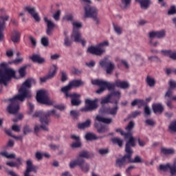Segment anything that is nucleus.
Returning a JSON list of instances; mask_svg holds the SVG:
<instances>
[{
	"instance_id": "nucleus-49",
	"label": "nucleus",
	"mask_w": 176,
	"mask_h": 176,
	"mask_svg": "<svg viewBox=\"0 0 176 176\" xmlns=\"http://www.w3.org/2000/svg\"><path fill=\"white\" fill-rule=\"evenodd\" d=\"M61 14V11L60 10H57L56 13L53 15V18L56 21H58L60 20V16Z\"/></svg>"
},
{
	"instance_id": "nucleus-14",
	"label": "nucleus",
	"mask_w": 176,
	"mask_h": 176,
	"mask_svg": "<svg viewBox=\"0 0 176 176\" xmlns=\"http://www.w3.org/2000/svg\"><path fill=\"white\" fill-rule=\"evenodd\" d=\"M85 85V82L81 80H72L67 86L61 89V91L64 94L69 93V90H72L74 87H80Z\"/></svg>"
},
{
	"instance_id": "nucleus-61",
	"label": "nucleus",
	"mask_w": 176,
	"mask_h": 176,
	"mask_svg": "<svg viewBox=\"0 0 176 176\" xmlns=\"http://www.w3.org/2000/svg\"><path fill=\"white\" fill-rule=\"evenodd\" d=\"M43 154L41 153V152H36V158L39 161L43 160Z\"/></svg>"
},
{
	"instance_id": "nucleus-17",
	"label": "nucleus",
	"mask_w": 176,
	"mask_h": 176,
	"mask_svg": "<svg viewBox=\"0 0 176 176\" xmlns=\"http://www.w3.org/2000/svg\"><path fill=\"white\" fill-rule=\"evenodd\" d=\"M58 71V67L56 65H53L51 66L49 74L47 76H45L44 77L40 78V80L41 82H45L47 80L52 78V77L55 76L56 74V72Z\"/></svg>"
},
{
	"instance_id": "nucleus-43",
	"label": "nucleus",
	"mask_w": 176,
	"mask_h": 176,
	"mask_svg": "<svg viewBox=\"0 0 176 176\" xmlns=\"http://www.w3.org/2000/svg\"><path fill=\"white\" fill-rule=\"evenodd\" d=\"M113 26L114 32H116L118 35H121L123 32V28L116 24H113Z\"/></svg>"
},
{
	"instance_id": "nucleus-15",
	"label": "nucleus",
	"mask_w": 176,
	"mask_h": 176,
	"mask_svg": "<svg viewBox=\"0 0 176 176\" xmlns=\"http://www.w3.org/2000/svg\"><path fill=\"white\" fill-rule=\"evenodd\" d=\"M159 170L163 172H167L168 170H170L171 176L176 175V160L174 162V164L171 165L170 163L166 164H160Z\"/></svg>"
},
{
	"instance_id": "nucleus-40",
	"label": "nucleus",
	"mask_w": 176,
	"mask_h": 176,
	"mask_svg": "<svg viewBox=\"0 0 176 176\" xmlns=\"http://www.w3.org/2000/svg\"><path fill=\"white\" fill-rule=\"evenodd\" d=\"M90 157V155L89 153L86 151H82L80 152L78 157H77L76 160L80 159V160H84V158H89Z\"/></svg>"
},
{
	"instance_id": "nucleus-20",
	"label": "nucleus",
	"mask_w": 176,
	"mask_h": 176,
	"mask_svg": "<svg viewBox=\"0 0 176 176\" xmlns=\"http://www.w3.org/2000/svg\"><path fill=\"white\" fill-rule=\"evenodd\" d=\"M66 97H69L72 98L71 104L73 106H78L82 102L80 100L79 98L80 97V94H71L69 93L65 94Z\"/></svg>"
},
{
	"instance_id": "nucleus-64",
	"label": "nucleus",
	"mask_w": 176,
	"mask_h": 176,
	"mask_svg": "<svg viewBox=\"0 0 176 176\" xmlns=\"http://www.w3.org/2000/svg\"><path fill=\"white\" fill-rule=\"evenodd\" d=\"M12 130L15 132H19L20 131V127L19 125L17 124H14L12 125Z\"/></svg>"
},
{
	"instance_id": "nucleus-6",
	"label": "nucleus",
	"mask_w": 176,
	"mask_h": 176,
	"mask_svg": "<svg viewBox=\"0 0 176 176\" xmlns=\"http://www.w3.org/2000/svg\"><path fill=\"white\" fill-rule=\"evenodd\" d=\"M135 145L134 138H131L126 144L125 152L126 154L130 155L129 162L135 164L142 163V159L140 156H136L134 160H131V155L133 153V150L131 149V146L134 147Z\"/></svg>"
},
{
	"instance_id": "nucleus-63",
	"label": "nucleus",
	"mask_w": 176,
	"mask_h": 176,
	"mask_svg": "<svg viewBox=\"0 0 176 176\" xmlns=\"http://www.w3.org/2000/svg\"><path fill=\"white\" fill-rule=\"evenodd\" d=\"M149 38H157V32H154V31L150 32Z\"/></svg>"
},
{
	"instance_id": "nucleus-56",
	"label": "nucleus",
	"mask_w": 176,
	"mask_h": 176,
	"mask_svg": "<svg viewBox=\"0 0 176 176\" xmlns=\"http://www.w3.org/2000/svg\"><path fill=\"white\" fill-rule=\"evenodd\" d=\"M27 69V67H23L21 69H19V72L20 74V76L21 77L25 76V69Z\"/></svg>"
},
{
	"instance_id": "nucleus-31",
	"label": "nucleus",
	"mask_w": 176,
	"mask_h": 176,
	"mask_svg": "<svg viewBox=\"0 0 176 176\" xmlns=\"http://www.w3.org/2000/svg\"><path fill=\"white\" fill-rule=\"evenodd\" d=\"M162 53L171 59L176 60V52H172L171 50H162Z\"/></svg>"
},
{
	"instance_id": "nucleus-33",
	"label": "nucleus",
	"mask_w": 176,
	"mask_h": 176,
	"mask_svg": "<svg viewBox=\"0 0 176 176\" xmlns=\"http://www.w3.org/2000/svg\"><path fill=\"white\" fill-rule=\"evenodd\" d=\"M162 154L168 155H174L175 153V150L174 148H166V147H162L161 148Z\"/></svg>"
},
{
	"instance_id": "nucleus-24",
	"label": "nucleus",
	"mask_w": 176,
	"mask_h": 176,
	"mask_svg": "<svg viewBox=\"0 0 176 176\" xmlns=\"http://www.w3.org/2000/svg\"><path fill=\"white\" fill-rule=\"evenodd\" d=\"M168 84H169V87H170V88H169L168 89L167 92L166 93L165 98H170L173 95L172 89L176 88V82L175 81L170 80V81H169Z\"/></svg>"
},
{
	"instance_id": "nucleus-5",
	"label": "nucleus",
	"mask_w": 176,
	"mask_h": 176,
	"mask_svg": "<svg viewBox=\"0 0 176 176\" xmlns=\"http://www.w3.org/2000/svg\"><path fill=\"white\" fill-rule=\"evenodd\" d=\"M108 46H109V43L108 41H104L102 43H100L96 46H91L88 47L87 52L100 56L105 52V47Z\"/></svg>"
},
{
	"instance_id": "nucleus-30",
	"label": "nucleus",
	"mask_w": 176,
	"mask_h": 176,
	"mask_svg": "<svg viewBox=\"0 0 176 176\" xmlns=\"http://www.w3.org/2000/svg\"><path fill=\"white\" fill-rule=\"evenodd\" d=\"M96 120L99 122L104 123L107 124H109L113 122V120L111 118H105L100 116H97Z\"/></svg>"
},
{
	"instance_id": "nucleus-46",
	"label": "nucleus",
	"mask_w": 176,
	"mask_h": 176,
	"mask_svg": "<svg viewBox=\"0 0 176 176\" xmlns=\"http://www.w3.org/2000/svg\"><path fill=\"white\" fill-rule=\"evenodd\" d=\"M131 0H122L121 7L123 9H127L131 4Z\"/></svg>"
},
{
	"instance_id": "nucleus-21",
	"label": "nucleus",
	"mask_w": 176,
	"mask_h": 176,
	"mask_svg": "<svg viewBox=\"0 0 176 176\" xmlns=\"http://www.w3.org/2000/svg\"><path fill=\"white\" fill-rule=\"evenodd\" d=\"M44 22L47 24V35H52V32L53 29L56 28V24L54 22L52 21L51 20L48 19L47 16H44L43 18Z\"/></svg>"
},
{
	"instance_id": "nucleus-41",
	"label": "nucleus",
	"mask_w": 176,
	"mask_h": 176,
	"mask_svg": "<svg viewBox=\"0 0 176 176\" xmlns=\"http://www.w3.org/2000/svg\"><path fill=\"white\" fill-rule=\"evenodd\" d=\"M111 142L113 144H118L120 147L123 146L124 140L118 138H113L111 139Z\"/></svg>"
},
{
	"instance_id": "nucleus-4",
	"label": "nucleus",
	"mask_w": 176,
	"mask_h": 176,
	"mask_svg": "<svg viewBox=\"0 0 176 176\" xmlns=\"http://www.w3.org/2000/svg\"><path fill=\"white\" fill-rule=\"evenodd\" d=\"M50 116H54L55 118H58L60 114L58 113L56 109L49 110L47 112L43 111H36L33 115L34 118H40V122L41 124L49 125L50 120L48 118Z\"/></svg>"
},
{
	"instance_id": "nucleus-18",
	"label": "nucleus",
	"mask_w": 176,
	"mask_h": 176,
	"mask_svg": "<svg viewBox=\"0 0 176 176\" xmlns=\"http://www.w3.org/2000/svg\"><path fill=\"white\" fill-rule=\"evenodd\" d=\"M118 109H119V107L118 104H116V106H114L113 107L100 109L99 111V113L100 114L107 113V114L112 115V116H115V115H117Z\"/></svg>"
},
{
	"instance_id": "nucleus-39",
	"label": "nucleus",
	"mask_w": 176,
	"mask_h": 176,
	"mask_svg": "<svg viewBox=\"0 0 176 176\" xmlns=\"http://www.w3.org/2000/svg\"><path fill=\"white\" fill-rule=\"evenodd\" d=\"M146 83L150 87H153L155 85V78L148 76L146 78Z\"/></svg>"
},
{
	"instance_id": "nucleus-52",
	"label": "nucleus",
	"mask_w": 176,
	"mask_h": 176,
	"mask_svg": "<svg viewBox=\"0 0 176 176\" xmlns=\"http://www.w3.org/2000/svg\"><path fill=\"white\" fill-rule=\"evenodd\" d=\"M23 160L21 157L16 158L15 163V167L16 168H19V167L23 165Z\"/></svg>"
},
{
	"instance_id": "nucleus-35",
	"label": "nucleus",
	"mask_w": 176,
	"mask_h": 176,
	"mask_svg": "<svg viewBox=\"0 0 176 176\" xmlns=\"http://www.w3.org/2000/svg\"><path fill=\"white\" fill-rule=\"evenodd\" d=\"M0 155L4 157L8 158V159L16 158L15 153H9L8 151H1V152H0Z\"/></svg>"
},
{
	"instance_id": "nucleus-38",
	"label": "nucleus",
	"mask_w": 176,
	"mask_h": 176,
	"mask_svg": "<svg viewBox=\"0 0 176 176\" xmlns=\"http://www.w3.org/2000/svg\"><path fill=\"white\" fill-rule=\"evenodd\" d=\"M85 138L87 141H92V140H98L99 139V138L96 137V135L93 134V133H87L85 135Z\"/></svg>"
},
{
	"instance_id": "nucleus-22",
	"label": "nucleus",
	"mask_w": 176,
	"mask_h": 176,
	"mask_svg": "<svg viewBox=\"0 0 176 176\" xmlns=\"http://www.w3.org/2000/svg\"><path fill=\"white\" fill-rule=\"evenodd\" d=\"M129 159H130V155L126 153L121 159H118L116 160V166L120 167V168H121V167L124 166L126 164L130 163Z\"/></svg>"
},
{
	"instance_id": "nucleus-36",
	"label": "nucleus",
	"mask_w": 176,
	"mask_h": 176,
	"mask_svg": "<svg viewBox=\"0 0 176 176\" xmlns=\"http://www.w3.org/2000/svg\"><path fill=\"white\" fill-rule=\"evenodd\" d=\"M47 126L48 125L45 124H42V125L36 124L34 126V131L35 133H38L39 131H41V129L44 131H47L48 130Z\"/></svg>"
},
{
	"instance_id": "nucleus-2",
	"label": "nucleus",
	"mask_w": 176,
	"mask_h": 176,
	"mask_svg": "<svg viewBox=\"0 0 176 176\" xmlns=\"http://www.w3.org/2000/svg\"><path fill=\"white\" fill-rule=\"evenodd\" d=\"M92 85H98L100 88L96 91V94H100L107 89L108 90H113L116 87L120 89H126L130 87L128 81L116 80V82H108L102 80H94L91 81Z\"/></svg>"
},
{
	"instance_id": "nucleus-57",
	"label": "nucleus",
	"mask_w": 176,
	"mask_h": 176,
	"mask_svg": "<svg viewBox=\"0 0 176 176\" xmlns=\"http://www.w3.org/2000/svg\"><path fill=\"white\" fill-rule=\"evenodd\" d=\"M29 39H30V41L32 44V45H33L34 47H35L36 46V39L32 36H29Z\"/></svg>"
},
{
	"instance_id": "nucleus-8",
	"label": "nucleus",
	"mask_w": 176,
	"mask_h": 176,
	"mask_svg": "<svg viewBox=\"0 0 176 176\" xmlns=\"http://www.w3.org/2000/svg\"><path fill=\"white\" fill-rule=\"evenodd\" d=\"M69 166L71 168H75L76 166H78L83 173H88L90 169L89 164L82 159L70 161Z\"/></svg>"
},
{
	"instance_id": "nucleus-34",
	"label": "nucleus",
	"mask_w": 176,
	"mask_h": 176,
	"mask_svg": "<svg viewBox=\"0 0 176 176\" xmlns=\"http://www.w3.org/2000/svg\"><path fill=\"white\" fill-rule=\"evenodd\" d=\"M94 126L98 129V132L99 133H104L109 130L107 126L102 125L100 127H99V125L97 122L95 123Z\"/></svg>"
},
{
	"instance_id": "nucleus-12",
	"label": "nucleus",
	"mask_w": 176,
	"mask_h": 176,
	"mask_svg": "<svg viewBox=\"0 0 176 176\" xmlns=\"http://www.w3.org/2000/svg\"><path fill=\"white\" fill-rule=\"evenodd\" d=\"M100 67H106V72L107 74H111L116 68V65L112 63L108 57H105L104 59L101 60L99 63Z\"/></svg>"
},
{
	"instance_id": "nucleus-16",
	"label": "nucleus",
	"mask_w": 176,
	"mask_h": 176,
	"mask_svg": "<svg viewBox=\"0 0 176 176\" xmlns=\"http://www.w3.org/2000/svg\"><path fill=\"white\" fill-rule=\"evenodd\" d=\"M71 39L76 43H81L82 46L86 45L87 41L85 38H82V34L80 31H72Z\"/></svg>"
},
{
	"instance_id": "nucleus-53",
	"label": "nucleus",
	"mask_w": 176,
	"mask_h": 176,
	"mask_svg": "<svg viewBox=\"0 0 176 176\" xmlns=\"http://www.w3.org/2000/svg\"><path fill=\"white\" fill-rule=\"evenodd\" d=\"M166 36L165 30L157 31V38H164Z\"/></svg>"
},
{
	"instance_id": "nucleus-54",
	"label": "nucleus",
	"mask_w": 176,
	"mask_h": 176,
	"mask_svg": "<svg viewBox=\"0 0 176 176\" xmlns=\"http://www.w3.org/2000/svg\"><path fill=\"white\" fill-rule=\"evenodd\" d=\"M109 153V149L108 148H100L98 149V153L104 155H107Z\"/></svg>"
},
{
	"instance_id": "nucleus-48",
	"label": "nucleus",
	"mask_w": 176,
	"mask_h": 176,
	"mask_svg": "<svg viewBox=\"0 0 176 176\" xmlns=\"http://www.w3.org/2000/svg\"><path fill=\"white\" fill-rule=\"evenodd\" d=\"M74 20L73 14H68L63 16V21H72Z\"/></svg>"
},
{
	"instance_id": "nucleus-23",
	"label": "nucleus",
	"mask_w": 176,
	"mask_h": 176,
	"mask_svg": "<svg viewBox=\"0 0 176 176\" xmlns=\"http://www.w3.org/2000/svg\"><path fill=\"white\" fill-rule=\"evenodd\" d=\"M9 19V16H0V19L3 21H0V33L2 36L1 37V40H3L4 38L3 31L5 28L6 21H7Z\"/></svg>"
},
{
	"instance_id": "nucleus-45",
	"label": "nucleus",
	"mask_w": 176,
	"mask_h": 176,
	"mask_svg": "<svg viewBox=\"0 0 176 176\" xmlns=\"http://www.w3.org/2000/svg\"><path fill=\"white\" fill-rule=\"evenodd\" d=\"M168 130L171 133L176 132V120L173 121L168 126Z\"/></svg>"
},
{
	"instance_id": "nucleus-19",
	"label": "nucleus",
	"mask_w": 176,
	"mask_h": 176,
	"mask_svg": "<svg viewBox=\"0 0 176 176\" xmlns=\"http://www.w3.org/2000/svg\"><path fill=\"white\" fill-rule=\"evenodd\" d=\"M25 10L28 12L32 17H33L36 22L41 21V17L38 16V14L36 12V9L33 6H27L25 7Z\"/></svg>"
},
{
	"instance_id": "nucleus-51",
	"label": "nucleus",
	"mask_w": 176,
	"mask_h": 176,
	"mask_svg": "<svg viewBox=\"0 0 176 176\" xmlns=\"http://www.w3.org/2000/svg\"><path fill=\"white\" fill-rule=\"evenodd\" d=\"M41 44L44 47H47L49 45V38L48 37H43L41 38Z\"/></svg>"
},
{
	"instance_id": "nucleus-27",
	"label": "nucleus",
	"mask_w": 176,
	"mask_h": 176,
	"mask_svg": "<svg viewBox=\"0 0 176 176\" xmlns=\"http://www.w3.org/2000/svg\"><path fill=\"white\" fill-rule=\"evenodd\" d=\"M140 5V8L146 10L151 4V0H135Z\"/></svg>"
},
{
	"instance_id": "nucleus-9",
	"label": "nucleus",
	"mask_w": 176,
	"mask_h": 176,
	"mask_svg": "<svg viewBox=\"0 0 176 176\" xmlns=\"http://www.w3.org/2000/svg\"><path fill=\"white\" fill-rule=\"evenodd\" d=\"M121 93L119 91H113L107 96L102 99L100 103L104 104L107 103H112L118 104L120 99Z\"/></svg>"
},
{
	"instance_id": "nucleus-26",
	"label": "nucleus",
	"mask_w": 176,
	"mask_h": 176,
	"mask_svg": "<svg viewBox=\"0 0 176 176\" xmlns=\"http://www.w3.org/2000/svg\"><path fill=\"white\" fill-rule=\"evenodd\" d=\"M21 32L18 30H13L11 36V40L14 43H18L20 41Z\"/></svg>"
},
{
	"instance_id": "nucleus-29",
	"label": "nucleus",
	"mask_w": 176,
	"mask_h": 176,
	"mask_svg": "<svg viewBox=\"0 0 176 176\" xmlns=\"http://www.w3.org/2000/svg\"><path fill=\"white\" fill-rule=\"evenodd\" d=\"M152 108L155 114L162 113V111L164 110V108L160 103L153 104Z\"/></svg>"
},
{
	"instance_id": "nucleus-59",
	"label": "nucleus",
	"mask_w": 176,
	"mask_h": 176,
	"mask_svg": "<svg viewBox=\"0 0 176 176\" xmlns=\"http://www.w3.org/2000/svg\"><path fill=\"white\" fill-rule=\"evenodd\" d=\"M151 114V109H149L147 106L144 108V115L145 116H148V115Z\"/></svg>"
},
{
	"instance_id": "nucleus-7",
	"label": "nucleus",
	"mask_w": 176,
	"mask_h": 176,
	"mask_svg": "<svg viewBox=\"0 0 176 176\" xmlns=\"http://www.w3.org/2000/svg\"><path fill=\"white\" fill-rule=\"evenodd\" d=\"M37 169L38 168L33 164L32 161L29 160L26 161V170L23 173V176H35V175H30V173L34 172L36 173ZM7 173L10 176H19L18 173H16L12 170H8Z\"/></svg>"
},
{
	"instance_id": "nucleus-62",
	"label": "nucleus",
	"mask_w": 176,
	"mask_h": 176,
	"mask_svg": "<svg viewBox=\"0 0 176 176\" xmlns=\"http://www.w3.org/2000/svg\"><path fill=\"white\" fill-rule=\"evenodd\" d=\"M133 126H134V123L133 122V121H131V122H129V124H128V125L126 126V130L129 131H131V129L133 128Z\"/></svg>"
},
{
	"instance_id": "nucleus-50",
	"label": "nucleus",
	"mask_w": 176,
	"mask_h": 176,
	"mask_svg": "<svg viewBox=\"0 0 176 176\" xmlns=\"http://www.w3.org/2000/svg\"><path fill=\"white\" fill-rule=\"evenodd\" d=\"M176 14V6H172L168 10V14L169 15H173Z\"/></svg>"
},
{
	"instance_id": "nucleus-42",
	"label": "nucleus",
	"mask_w": 176,
	"mask_h": 176,
	"mask_svg": "<svg viewBox=\"0 0 176 176\" xmlns=\"http://www.w3.org/2000/svg\"><path fill=\"white\" fill-rule=\"evenodd\" d=\"M144 104H145V102L143 100H134L131 103V105L133 107L135 105H138L139 107L144 106Z\"/></svg>"
},
{
	"instance_id": "nucleus-60",
	"label": "nucleus",
	"mask_w": 176,
	"mask_h": 176,
	"mask_svg": "<svg viewBox=\"0 0 176 176\" xmlns=\"http://www.w3.org/2000/svg\"><path fill=\"white\" fill-rule=\"evenodd\" d=\"M70 115H71V116H72L73 118H77V117L78 116V115H79V113H78V111H77L72 110V111H70Z\"/></svg>"
},
{
	"instance_id": "nucleus-28",
	"label": "nucleus",
	"mask_w": 176,
	"mask_h": 176,
	"mask_svg": "<svg viewBox=\"0 0 176 176\" xmlns=\"http://www.w3.org/2000/svg\"><path fill=\"white\" fill-rule=\"evenodd\" d=\"M30 59L34 63H38V64H43V63L45 62V58L38 54H34L30 56Z\"/></svg>"
},
{
	"instance_id": "nucleus-44",
	"label": "nucleus",
	"mask_w": 176,
	"mask_h": 176,
	"mask_svg": "<svg viewBox=\"0 0 176 176\" xmlns=\"http://www.w3.org/2000/svg\"><path fill=\"white\" fill-rule=\"evenodd\" d=\"M116 132L120 133V134H121L122 135H123L125 139L129 138V140H130L131 138H133V137H132L130 133H124L123 131H122L120 129H116Z\"/></svg>"
},
{
	"instance_id": "nucleus-58",
	"label": "nucleus",
	"mask_w": 176,
	"mask_h": 176,
	"mask_svg": "<svg viewBox=\"0 0 176 176\" xmlns=\"http://www.w3.org/2000/svg\"><path fill=\"white\" fill-rule=\"evenodd\" d=\"M28 107H29L28 114L32 115V113L34 111V106L32 103L29 102Z\"/></svg>"
},
{
	"instance_id": "nucleus-11",
	"label": "nucleus",
	"mask_w": 176,
	"mask_h": 176,
	"mask_svg": "<svg viewBox=\"0 0 176 176\" xmlns=\"http://www.w3.org/2000/svg\"><path fill=\"white\" fill-rule=\"evenodd\" d=\"M85 10V18H92L95 21H97L98 9L94 6H91L90 5H85L84 7Z\"/></svg>"
},
{
	"instance_id": "nucleus-1",
	"label": "nucleus",
	"mask_w": 176,
	"mask_h": 176,
	"mask_svg": "<svg viewBox=\"0 0 176 176\" xmlns=\"http://www.w3.org/2000/svg\"><path fill=\"white\" fill-rule=\"evenodd\" d=\"M34 82L33 79H28L24 82L21 88L19 90V94L16 95L12 98L9 99L10 104L8 106L7 110L10 114H16L20 109L19 101L23 102L25 98H30L32 97L31 91L29 89L31 88L32 82Z\"/></svg>"
},
{
	"instance_id": "nucleus-32",
	"label": "nucleus",
	"mask_w": 176,
	"mask_h": 176,
	"mask_svg": "<svg viewBox=\"0 0 176 176\" xmlns=\"http://www.w3.org/2000/svg\"><path fill=\"white\" fill-rule=\"evenodd\" d=\"M91 121L87 120L85 122L78 123V128L80 129H88L91 126Z\"/></svg>"
},
{
	"instance_id": "nucleus-47",
	"label": "nucleus",
	"mask_w": 176,
	"mask_h": 176,
	"mask_svg": "<svg viewBox=\"0 0 176 176\" xmlns=\"http://www.w3.org/2000/svg\"><path fill=\"white\" fill-rule=\"evenodd\" d=\"M73 41L72 39L70 40L69 37L66 36L64 39V45L66 47H70L72 45Z\"/></svg>"
},
{
	"instance_id": "nucleus-25",
	"label": "nucleus",
	"mask_w": 176,
	"mask_h": 176,
	"mask_svg": "<svg viewBox=\"0 0 176 176\" xmlns=\"http://www.w3.org/2000/svg\"><path fill=\"white\" fill-rule=\"evenodd\" d=\"M71 138L72 140H74L75 141H76V142H74L71 144L72 148H79V147L82 146V144L80 142V138L78 135H72Z\"/></svg>"
},
{
	"instance_id": "nucleus-3",
	"label": "nucleus",
	"mask_w": 176,
	"mask_h": 176,
	"mask_svg": "<svg viewBox=\"0 0 176 176\" xmlns=\"http://www.w3.org/2000/svg\"><path fill=\"white\" fill-rule=\"evenodd\" d=\"M16 72L13 69L7 68L6 64L0 65V84L7 86V82L12 77H15Z\"/></svg>"
},
{
	"instance_id": "nucleus-13",
	"label": "nucleus",
	"mask_w": 176,
	"mask_h": 176,
	"mask_svg": "<svg viewBox=\"0 0 176 176\" xmlns=\"http://www.w3.org/2000/svg\"><path fill=\"white\" fill-rule=\"evenodd\" d=\"M98 99H95L94 100L86 99L85 100V106L82 109V111L88 112L96 110L98 107Z\"/></svg>"
},
{
	"instance_id": "nucleus-10",
	"label": "nucleus",
	"mask_w": 176,
	"mask_h": 176,
	"mask_svg": "<svg viewBox=\"0 0 176 176\" xmlns=\"http://www.w3.org/2000/svg\"><path fill=\"white\" fill-rule=\"evenodd\" d=\"M36 100L38 102L44 104L51 105L52 102L50 100L48 97V93L45 90H39L36 94Z\"/></svg>"
},
{
	"instance_id": "nucleus-55",
	"label": "nucleus",
	"mask_w": 176,
	"mask_h": 176,
	"mask_svg": "<svg viewBox=\"0 0 176 176\" xmlns=\"http://www.w3.org/2000/svg\"><path fill=\"white\" fill-rule=\"evenodd\" d=\"M32 131V129L30 127V126L26 125L23 128V133L24 135H27L28 133Z\"/></svg>"
},
{
	"instance_id": "nucleus-37",
	"label": "nucleus",
	"mask_w": 176,
	"mask_h": 176,
	"mask_svg": "<svg viewBox=\"0 0 176 176\" xmlns=\"http://www.w3.org/2000/svg\"><path fill=\"white\" fill-rule=\"evenodd\" d=\"M73 30L74 32H80L79 29L82 27V23L81 22L75 21L72 23Z\"/></svg>"
}]
</instances>
